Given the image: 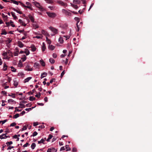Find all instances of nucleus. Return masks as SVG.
<instances>
[{"instance_id": "nucleus-1", "label": "nucleus", "mask_w": 152, "mask_h": 152, "mask_svg": "<svg viewBox=\"0 0 152 152\" xmlns=\"http://www.w3.org/2000/svg\"><path fill=\"white\" fill-rule=\"evenodd\" d=\"M47 14L50 17L53 18L56 16V14L54 13L47 12Z\"/></svg>"}, {"instance_id": "nucleus-2", "label": "nucleus", "mask_w": 152, "mask_h": 152, "mask_svg": "<svg viewBox=\"0 0 152 152\" xmlns=\"http://www.w3.org/2000/svg\"><path fill=\"white\" fill-rule=\"evenodd\" d=\"M62 11L63 13H64L66 15L69 16H71V13L70 12L67 11L65 9H63L62 10Z\"/></svg>"}, {"instance_id": "nucleus-3", "label": "nucleus", "mask_w": 152, "mask_h": 152, "mask_svg": "<svg viewBox=\"0 0 152 152\" xmlns=\"http://www.w3.org/2000/svg\"><path fill=\"white\" fill-rule=\"evenodd\" d=\"M7 133L3 134L2 135H0V138L2 139H4L6 138L7 137H10V136L9 135L7 136Z\"/></svg>"}, {"instance_id": "nucleus-4", "label": "nucleus", "mask_w": 152, "mask_h": 152, "mask_svg": "<svg viewBox=\"0 0 152 152\" xmlns=\"http://www.w3.org/2000/svg\"><path fill=\"white\" fill-rule=\"evenodd\" d=\"M55 34H57L58 33V30L53 27H50L49 28Z\"/></svg>"}, {"instance_id": "nucleus-5", "label": "nucleus", "mask_w": 152, "mask_h": 152, "mask_svg": "<svg viewBox=\"0 0 152 152\" xmlns=\"http://www.w3.org/2000/svg\"><path fill=\"white\" fill-rule=\"evenodd\" d=\"M25 70L28 71H31L33 69L32 68H31L30 65H27L26 67Z\"/></svg>"}, {"instance_id": "nucleus-6", "label": "nucleus", "mask_w": 152, "mask_h": 152, "mask_svg": "<svg viewBox=\"0 0 152 152\" xmlns=\"http://www.w3.org/2000/svg\"><path fill=\"white\" fill-rule=\"evenodd\" d=\"M57 3L60 5L63 6H65L66 5V4L64 3L63 1H61L59 0L57 1Z\"/></svg>"}, {"instance_id": "nucleus-7", "label": "nucleus", "mask_w": 152, "mask_h": 152, "mask_svg": "<svg viewBox=\"0 0 152 152\" xmlns=\"http://www.w3.org/2000/svg\"><path fill=\"white\" fill-rule=\"evenodd\" d=\"M18 45L20 48H21L23 47L24 45L23 44L21 41H18Z\"/></svg>"}, {"instance_id": "nucleus-8", "label": "nucleus", "mask_w": 152, "mask_h": 152, "mask_svg": "<svg viewBox=\"0 0 152 152\" xmlns=\"http://www.w3.org/2000/svg\"><path fill=\"white\" fill-rule=\"evenodd\" d=\"M30 48H31V50L33 52H34L36 50V48L35 46L33 45H31V47H30Z\"/></svg>"}, {"instance_id": "nucleus-9", "label": "nucleus", "mask_w": 152, "mask_h": 152, "mask_svg": "<svg viewBox=\"0 0 152 152\" xmlns=\"http://www.w3.org/2000/svg\"><path fill=\"white\" fill-rule=\"evenodd\" d=\"M28 18H29L31 20V21L32 22H34V18H33V17L31 15H28Z\"/></svg>"}, {"instance_id": "nucleus-10", "label": "nucleus", "mask_w": 152, "mask_h": 152, "mask_svg": "<svg viewBox=\"0 0 152 152\" xmlns=\"http://www.w3.org/2000/svg\"><path fill=\"white\" fill-rule=\"evenodd\" d=\"M12 9L14 11L17 12V13H19V14H22V12H21V11H20L16 9H15V8H13V7H12Z\"/></svg>"}, {"instance_id": "nucleus-11", "label": "nucleus", "mask_w": 152, "mask_h": 152, "mask_svg": "<svg viewBox=\"0 0 152 152\" xmlns=\"http://www.w3.org/2000/svg\"><path fill=\"white\" fill-rule=\"evenodd\" d=\"M48 48L50 50H53L55 49V47L52 45H49Z\"/></svg>"}, {"instance_id": "nucleus-12", "label": "nucleus", "mask_w": 152, "mask_h": 152, "mask_svg": "<svg viewBox=\"0 0 152 152\" xmlns=\"http://www.w3.org/2000/svg\"><path fill=\"white\" fill-rule=\"evenodd\" d=\"M35 5L36 7L39 8V9H42V7L39 4L38 2L36 3Z\"/></svg>"}, {"instance_id": "nucleus-13", "label": "nucleus", "mask_w": 152, "mask_h": 152, "mask_svg": "<svg viewBox=\"0 0 152 152\" xmlns=\"http://www.w3.org/2000/svg\"><path fill=\"white\" fill-rule=\"evenodd\" d=\"M42 50L43 52L46 49V47L45 45V44L44 42L42 43Z\"/></svg>"}, {"instance_id": "nucleus-14", "label": "nucleus", "mask_w": 152, "mask_h": 152, "mask_svg": "<svg viewBox=\"0 0 152 152\" xmlns=\"http://www.w3.org/2000/svg\"><path fill=\"white\" fill-rule=\"evenodd\" d=\"M47 75V73L46 72H43L41 75V79L42 78L44 77H45Z\"/></svg>"}, {"instance_id": "nucleus-15", "label": "nucleus", "mask_w": 152, "mask_h": 152, "mask_svg": "<svg viewBox=\"0 0 152 152\" xmlns=\"http://www.w3.org/2000/svg\"><path fill=\"white\" fill-rule=\"evenodd\" d=\"M31 77H29L26 79L24 80V83H26L29 81L31 79Z\"/></svg>"}, {"instance_id": "nucleus-16", "label": "nucleus", "mask_w": 152, "mask_h": 152, "mask_svg": "<svg viewBox=\"0 0 152 152\" xmlns=\"http://www.w3.org/2000/svg\"><path fill=\"white\" fill-rule=\"evenodd\" d=\"M10 1H11V2H10L11 3H13L14 4H16L17 5H18L19 4V1H18L14 0H10Z\"/></svg>"}, {"instance_id": "nucleus-17", "label": "nucleus", "mask_w": 152, "mask_h": 152, "mask_svg": "<svg viewBox=\"0 0 152 152\" xmlns=\"http://www.w3.org/2000/svg\"><path fill=\"white\" fill-rule=\"evenodd\" d=\"M19 23L22 24V25L23 26H26V24H25L21 19H19Z\"/></svg>"}, {"instance_id": "nucleus-18", "label": "nucleus", "mask_w": 152, "mask_h": 152, "mask_svg": "<svg viewBox=\"0 0 152 152\" xmlns=\"http://www.w3.org/2000/svg\"><path fill=\"white\" fill-rule=\"evenodd\" d=\"M40 62L42 66H45V63L43 60H40Z\"/></svg>"}, {"instance_id": "nucleus-19", "label": "nucleus", "mask_w": 152, "mask_h": 152, "mask_svg": "<svg viewBox=\"0 0 152 152\" xmlns=\"http://www.w3.org/2000/svg\"><path fill=\"white\" fill-rule=\"evenodd\" d=\"M36 146V144L34 143H33L31 145V147L32 149H34Z\"/></svg>"}, {"instance_id": "nucleus-20", "label": "nucleus", "mask_w": 152, "mask_h": 152, "mask_svg": "<svg viewBox=\"0 0 152 152\" xmlns=\"http://www.w3.org/2000/svg\"><path fill=\"white\" fill-rule=\"evenodd\" d=\"M53 137V136L51 134H50L49 135L48 138L46 140L48 142H49L50 141V140Z\"/></svg>"}, {"instance_id": "nucleus-21", "label": "nucleus", "mask_w": 152, "mask_h": 152, "mask_svg": "<svg viewBox=\"0 0 152 152\" xmlns=\"http://www.w3.org/2000/svg\"><path fill=\"white\" fill-rule=\"evenodd\" d=\"M49 61L52 64L54 63L55 62V60L52 58H50L49 59Z\"/></svg>"}, {"instance_id": "nucleus-22", "label": "nucleus", "mask_w": 152, "mask_h": 152, "mask_svg": "<svg viewBox=\"0 0 152 152\" xmlns=\"http://www.w3.org/2000/svg\"><path fill=\"white\" fill-rule=\"evenodd\" d=\"M45 1L47 3L52 4L53 3V1L52 0H45Z\"/></svg>"}, {"instance_id": "nucleus-23", "label": "nucleus", "mask_w": 152, "mask_h": 152, "mask_svg": "<svg viewBox=\"0 0 152 152\" xmlns=\"http://www.w3.org/2000/svg\"><path fill=\"white\" fill-rule=\"evenodd\" d=\"M7 66L5 64H4V67L3 68V70L4 71H6L7 69Z\"/></svg>"}, {"instance_id": "nucleus-24", "label": "nucleus", "mask_w": 152, "mask_h": 152, "mask_svg": "<svg viewBox=\"0 0 152 152\" xmlns=\"http://www.w3.org/2000/svg\"><path fill=\"white\" fill-rule=\"evenodd\" d=\"M73 2L75 4H79L80 3V1L78 0H73Z\"/></svg>"}, {"instance_id": "nucleus-25", "label": "nucleus", "mask_w": 152, "mask_h": 152, "mask_svg": "<svg viewBox=\"0 0 152 152\" xmlns=\"http://www.w3.org/2000/svg\"><path fill=\"white\" fill-rule=\"evenodd\" d=\"M12 41V39L10 38H8L7 40H6V42L8 44L10 43Z\"/></svg>"}, {"instance_id": "nucleus-26", "label": "nucleus", "mask_w": 152, "mask_h": 152, "mask_svg": "<svg viewBox=\"0 0 152 152\" xmlns=\"http://www.w3.org/2000/svg\"><path fill=\"white\" fill-rule=\"evenodd\" d=\"M71 6L75 9H77L78 8V6L74 4H71Z\"/></svg>"}, {"instance_id": "nucleus-27", "label": "nucleus", "mask_w": 152, "mask_h": 152, "mask_svg": "<svg viewBox=\"0 0 152 152\" xmlns=\"http://www.w3.org/2000/svg\"><path fill=\"white\" fill-rule=\"evenodd\" d=\"M13 102V103H15L16 102L14 100H12V99H8V103H10V102Z\"/></svg>"}, {"instance_id": "nucleus-28", "label": "nucleus", "mask_w": 152, "mask_h": 152, "mask_svg": "<svg viewBox=\"0 0 152 152\" xmlns=\"http://www.w3.org/2000/svg\"><path fill=\"white\" fill-rule=\"evenodd\" d=\"M46 39L48 44H49V45H50L51 43V41L47 37H46Z\"/></svg>"}, {"instance_id": "nucleus-29", "label": "nucleus", "mask_w": 152, "mask_h": 152, "mask_svg": "<svg viewBox=\"0 0 152 152\" xmlns=\"http://www.w3.org/2000/svg\"><path fill=\"white\" fill-rule=\"evenodd\" d=\"M19 116V114L18 113H17L13 117V118H16Z\"/></svg>"}, {"instance_id": "nucleus-30", "label": "nucleus", "mask_w": 152, "mask_h": 152, "mask_svg": "<svg viewBox=\"0 0 152 152\" xmlns=\"http://www.w3.org/2000/svg\"><path fill=\"white\" fill-rule=\"evenodd\" d=\"M35 99L36 98L35 97H33V96H31L29 97V100L31 101H33L35 100Z\"/></svg>"}, {"instance_id": "nucleus-31", "label": "nucleus", "mask_w": 152, "mask_h": 152, "mask_svg": "<svg viewBox=\"0 0 152 152\" xmlns=\"http://www.w3.org/2000/svg\"><path fill=\"white\" fill-rule=\"evenodd\" d=\"M65 148L67 150L66 151H70L71 149V148L69 147V145H65Z\"/></svg>"}, {"instance_id": "nucleus-32", "label": "nucleus", "mask_w": 152, "mask_h": 152, "mask_svg": "<svg viewBox=\"0 0 152 152\" xmlns=\"http://www.w3.org/2000/svg\"><path fill=\"white\" fill-rule=\"evenodd\" d=\"M14 85L15 86V87H17V86L18 85V83L17 81L16 80H14Z\"/></svg>"}, {"instance_id": "nucleus-33", "label": "nucleus", "mask_w": 152, "mask_h": 152, "mask_svg": "<svg viewBox=\"0 0 152 152\" xmlns=\"http://www.w3.org/2000/svg\"><path fill=\"white\" fill-rule=\"evenodd\" d=\"M13 138L15 139H17L16 140L17 141H18L19 140V138L18 137V136L17 135H15L13 136Z\"/></svg>"}, {"instance_id": "nucleus-34", "label": "nucleus", "mask_w": 152, "mask_h": 152, "mask_svg": "<svg viewBox=\"0 0 152 152\" xmlns=\"http://www.w3.org/2000/svg\"><path fill=\"white\" fill-rule=\"evenodd\" d=\"M35 92H36L35 90V89H34L32 90V92H31V91H29L28 92V94H29V95H30V93H31V95H32Z\"/></svg>"}, {"instance_id": "nucleus-35", "label": "nucleus", "mask_w": 152, "mask_h": 152, "mask_svg": "<svg viewBox=\"0 0 152 152\" xmlns=\"http://www.w3.org/2000/svg\"><path fill=\"white\" fill-rule=\"evenodd\" d=\"M10 68L12 69V72H15L16 71V69H15L13 67L11 66Z\"/></svg>"}, {"instance_id": "nucleus-36", "label": "nucleus", "mask_w": 152, "mask_h": 152, "mask_svg": "<svg viewBox=\"0 0 152 152\" xmlns=\"http://www.w3.org/2000/svg\"><path fill=\"white\" fill-rule=\"evenodd\" d=\"M18 65L19 67H22L23 66L22 62L20 60L19 61Z\"/></svg>"}, {"instance_id": "nucleus-37", "label": "nucleus", "mask_w": 152, "mask_h": 152, "mask_svg": "<svg viewBox=\"0 0 152 152\" xmlns=\"http://www.w3.org/2000/svg\"><path fill=\"white\" fill-rule=\"evenodd\" d=\"M27 129V126H26L25 125L23 126V127L21 131H22L23 130H26Z\"/></svg>"}, {"instance_id": "nucleus-38", "label": "nucleus", "mask_w": 152, "mask_h": 152, "mask_svg": "<svg viewBox=\"0 0 152 152\" xmlns=\"http://www.w3.org/2000/svg\"><path fill=\"white\" fill-rule=\"evenodd\" d=\"M1 15L2 16V17L4 18H6V19L7 20V15H4V14L2 13L1 14Z\"/></svg>"}, {"instance_id": "nucleus-39", "label": "nucleus", "mask_w": 152, "mask_h": 152, "mask_svg": "<svg viewBox=\"0 0 152 152\" xmlns=\"http://www.w3.org/2000/svg\"><path fill=\"white\" fill-rule=\"evenodd\" d=\"M74 19L76 21H77V23L78 24L79 22V18L77 17H75Z\"/></svg>"}, {"instance_id": "nucleus-40", "label": "nucleus", "mask_w": 152, "mask_h": 152, "mask_svg": "<svg viewBox=\"0 0 152 152\" xmlns=\"http://www.w3.org/2000/svg\"><path fill=\"white\" fill-rule=\"evenodd\" d=\"M30 145L28 142H26L25 144L23 146V147L24 148L28 146V145Z\"/></svg>"}, {"instance_id": "nucleus-41", "label": "nucleus", "mask_w": 152, "mask_h": 152, "mask_svg": "<svg viewBox=\"0 0 152 152\" xmlns=\"http://www.w3.org/2000/svg\"><path fill=\"white\" fill-rule=\"evenodd\" d=\"M24 75L23 73L22 72H20L18 74V75L19 76H21V77H23V76Z\"/></svg>"}, {"instance_id": "nucleus-42", "label": "nucleus", "mask_w": 152, "mask_h": 152, "mask_svg": "<svg viewBox=\"0 0 152 152\" xmlns=\"http://www.w3.org/2000/svg\"><path fill=\"white\" fill-rule=\"evenodd\" d=\"M33 26L34 28H35V29H36L37 28H39L37 24H33Z\"/></svg>"}, {"instance_id": "nucleus-43", "label": "nucleus", "mask_w": 152, "mask_h": 152, "mask_svg": "<svg viewBox=\"0 0 152 152\" xmlns=\"http://www.w3.org/2000/svg\"><path fill=\"white\" fill-rule=\"evenodd\" d=\"M59 41L60 43H62L63 42V40L61 38H59Z\"/></svg>"}, {"instance_id": "nucleus-44", "label": "nucleus", "mask_w": 152, "mask_h": 152, "mask_svg": "<svg viewBox=\"0 0 152 152\" xmlns=\"http://www.w3.org/2000/svg\"><path fill=\"white\" fill-rule=\"evenodd\" d=\"M37 134L38 133L37 132H36V131H35L33 132L32 136H33V137L35 136H36Z\"/></svg>"}, {"instance_id": "nucleus-45", "label": "nucleus", "mask_w": 152, "mask_h": 152, "mask_svg": "<svg viewBox=\"0 0 152 152\" xmlns=\"http://www.w3.org/2000/svg\"><path fill=\"white\" fill-rule=\"evenodd\" d=\"M20 106H21V107H19L18 108H25V106L23 104H20Z\"/></svg>"}, {"instance_id": "nucleus-46", "label": "nucleus", "mask_w": 152, "mask_h": 152, "mask_svg": "<svg viewBox=\"0 0 152 152\" xmlns=\"http://www.w3.org/2000/svg\"><path fill=\"white\" fill-rule=\"evenodd\" d=\"M13 143V142L12 141H10V142H7L6 143V144H7V145H11Z\"/></svg>"}, {"instance_id": "nucleus-47", "label": "nucleus", "mask_w": 152, "mask_h": 152, "mask_svg": "<svg viewBox=\"0 0 152 152\" xmlns=\"http://www.w3.org/2000/svg\"><path fill=\"white\" fill-rule=\"evenodd\" d=\"M16 124L15 122H13L10 125V126H15L16 125Z\"/></svg>"}, {"instance_id": "nucleus-48", "label": "nucleus", "mask_w": 152, "mask_h": 152, "mask_svg": "<svg viewBox=\"0 0 152 152\" xmlns=\"http://www.w3.org/2000/svg\"><path fill=\"white\" fill-rule=\"evenodd\" d=\"M7 53L6 52H4L3 53V56L4 57L7 56Z\"/></svg>"}, {"instance_id": "nucleus-49", "label": "nucleus", "mask_w": 152, "mask_h": 152, "mask_svg": "<svg viewBox=\"0 0 152 152\" xmlns=\"http://www.w3.org/2000/svg\"><path fill=\"white\" fill-rule=\"evenodd\" d=\"M15 112H16V111L20 112L22 110H19L17 108V107H15Z\"/></svg>"}, {"instance_id": "nucleus-50", "label": "nucleus", "mask_w": 152, "mask_h": 152, "mask_svg": "<svg viewBox=\"0 0 152 152\" xmlns=\"http://www.w3.org/2000/svg\"><path fill=\"white\" fill-rule=\"evenodd\" d=\"M25 53L26 54V55L27 56L28 55L30 54V52L28 50H27L26 51Z\"/></svg>"}, {"instance_id": "nucleus-51", "label": "nucleus", "mask_w": 152, "mask_h": 152, "mask_svg": "<svg viewBox=\"0 0 152 152\" xmlns=\"http://www.w3.org/2000/svg\"><path fill=\"white\" fill-rule=\"evenodd\" d=\"M53 57L54 58H56L57 57V55L55 53H53Z\"/></svg>"}, {"instance_id": "nucleus-52", "label": "nucleus", "mask_w": 152, "mask_h": 152, "mask_svg": "<svg viewBox=\"0 0 152 152\" xmlns=\"http://www.w3.org/2000/svg\"><path fill=\"white\" fill-rule=\"evenodd\" d=\"M65 74V70H64L61 73V77H62Z\"/></svg>"}, {"instance_id": "nucleus-53", "label": "nucleus", "mask_w": 152, "mask_h": 152, "mask_svg": "<svg viewBox=\"0 0 152 152\" xmlns=\"http://www.w3.org/2000/svg\"><path fill=\"white\" fill-rule=\"evenodd\" d=\"M7 34V32L6 31H3L1 34V35H3V34L6 35Z\"/></svg>"}, {"instance_id": "nucleus-54", "label": "nucleus", "mask_w": 152, "mask_h": 152, "mask_svg": "<svg viewBox=\"0 0 152 152\" xmlns=\"http://www.w3.org/2000/svg\"><path fill=\"white\" fill-rule=\"evenodd\" d=\"M39 66V64L37 62H35L34 64V67L37 66Z\"/></svg>"}, {"instance_id": "nucleus-55", "label": "nucleus", "mask_w": 152, "mask_h": 152, "mask_svg": "<svg viewBox=\"0 0 152 152\" xmlns=\"http://www.w3.org/2000/svg\"><path fill=\"white\" fill-rule=\"evenodd\" d=\"M19 3H20L21 5L23 7H25V6L22 2H21L20 1H19Z\"/></svg>"}, {"instance_id": "nucleus-56", "label": "nucleus", "mask_w": 152, "mask_h": 152, "mask_svg": "<svg viewBox=\"0 0 152 152\" xmlns=\"http://www.w3.org/2000/svg\"><path fill=\"white\" fill-rule=\"evenodd\" d=\"M31 6H25V7L27 8H28L30 9H31V10H32L31 8Z\"/></svg>"}, {"instance_id": "nucleus-57", "label": "nucleus", "mask_w": 152, "mask_h": 152, "mask_svg": "<svg viewBox=\"0 0 152 152\" xmlns=\"http://www.w3.org/2000/svg\"><path fill=\"white\" fill-rule=\"evenodd\" d=\"M26 106L27 107H30L31 106V104L30 103H29L27 104Z\"/></svg>"}, {"instance_id": "nucleus-58", "label": "nucleus", "mask_w": 152, "mask_h": 152, "mask_svg": "<svg viewBox=\"0 0 152 152\" xmlns=\"http://www.w3.org/2000/svg\"><path fill=\"white\" fill-rule=\"evenodd\" d=\"M40 95L41 94L39 92V94H36L35 96L39 98L40 97Z\"/></svg>"}, {"instance_id": "nucleus-59", "label": "nucleus", "mask_w": 152, "mask_h": 152, "mask_svg": "<svg viewBox=\"0 0 152 152\" xmlns=\"http://www.w3.org/2000/svg\"><path fill=\"white\" fill-rule=\"evenodd\" d=\"M72 151L73 152H75L77 151V149L76 148L74 147L72 149Z\"/></svg>"}, {"instance_id": "nucleus-60", "label": "nucleus", "mask_w": 152, "mask_h": 152, "mask_svg": "<svg viewBox=\"0 0 152 152\" xmlns=\"http://www.w3.org/2000/svg\"><path fill=\"white\" fill-rule=\"evenodd\" d=\"M45 127V126L44 125H41V126H39V128H41V129H43Z\"/></svg>"}, {"instance_id": "nucleus-61", "label": "nucleus", "mask_w": 152, "mask_h": 152, "mask_svg": "<svg viewBox=\"0 0 152 152\" xmlns=\"http://www.w3.org/2000/svg\"><path fill=\"white\" fill-rule=\"evenodd\" d=\"M7 77V81L9 83H10L11 80V78L9 77Z\"/></svg>"}, {"instance_id": "nucleus-62", "label": "nucleus", "mask_w": 152, "mask_h": 152, "mask_svg": "<svg viewBox=\"0 0 152 152\" xmlns=\"http://www.w3.org/2000/svg\"><path fill=\"white\" fill-rule=\"evenodd\" d=\"M1 93L3 94L4 95H5L6 96L7 95V92L6 91H1Z\"/></svg>"}, {"instance_id": "nucleus-63", "label": "nucleus", "mask_w": 152, "mask_h": 152, "mask_svg": "<svg viewBox=\"0 0 152 152\" xmlns=\"http://www.w3.org/2000/svg\"><path fill=\"white\" fill-rule=\"evenodd\" d=\"M51 149L52 152V151L53 152L54 151L55 152H56L57 151V150H56L54 148H51Z\"/></svg>"}, {"instance_id": "nucleus-64", "label": "nucleus", "mask_w": 152, "mask_h": 152, "mask_svg": "<svg viewBox=\"0 0 152 152\" xmlns=\"http://www.w3.org/2000/svg\"><path fill=\"white\" fill-rule=\"evenodd\" d=\"M55 80V79L53 78L50 81V83H52L54 81V80Z\"/></svg>"}]
</instances>
